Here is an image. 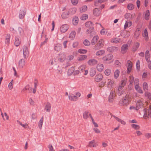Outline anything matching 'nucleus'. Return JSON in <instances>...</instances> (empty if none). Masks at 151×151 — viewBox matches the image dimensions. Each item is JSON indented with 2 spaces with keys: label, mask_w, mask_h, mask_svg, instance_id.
Segmentation results:
<instances>
[{
  "label": "nucleus",
  "mask_w": 151,
  "mask_h": 151,
  "mask_svg": "<svg viewBox=\"0 0 151 151\" xmlns=\"http://www.w3.org/2000/svg\"><path fill=\"white\" fill-rule=\"evenodd\" d=\"M130 102V98L129 95L127 94L123 97L122 99L120 100L119 104L121 106H127L128 105Z\"/></svg>",
  "instance_id": "1"
},
{
  "label": "nucleus",
  "mask_w": 151,
  "mask_h": 151,
  "mask_svg": "<svg viewBox=\"0 0 151 151\" xmlns=\"http://www.w3.org/2000/svg\"><path fill=\"white\" fill-rule=\"evenodd\" d=\"M104 41L103 39H100L95 45L93 49L96 50L100 49L104 46Z\"/></svg>",
  "instance_id": "2"
},
{
  "label": "nucleus",
  "mask_w": 151,
  "mask_h": 151,
  "mask_svg": "<svg viewBox=\"0 0 151 151\" xmlns=\"http://www.w3.org/2000/svg\"><path fill=\"white\" fill-rule=\"evenodd\" d=\"M132 63L130 60H128L127 61L126 66L127 68V73L129 74L131 72L132 70Z\"/></svg>",
  "instance_id": "3"
},
{
  "label": "nucleus",
  "mask_w": 151,
  "mask_h": 151,
  "mask_svg": "<svg viewBox=\"0 0 151 151\" xmlns=\"http://www.w3.org/2000/svg\"><path fill=\"white\" fill-rule=\"evenodd\" d=\"M26 9L25 8H23L20 9L19 14V17L20 19H23L26 14Z\"/></svg>",
  "instance_id": "4"
},
{
  "label": "nucleus",
  "mask_w": 151,
  "mask_h": 151,
  "mask_svg": "<svg viewBox=\"0 0 151 151\" xmlns=\"http://www.w3.org/2000/svg\"><path fill=\"white\" fill-rule=\"evenodd\" d=\"M69 28V26L68 25L63 24L60 27V30L61 32L64 33L67 31Z\"/></svg>",
  "instance_id": "5"
},
{
  "label": "nucleus",
  "mask_w": 151,
  "mask_h": 151,
  "mask_svg": "<svg viewBox=\"0 0 151 151\" xmlns=\"http://www.w3.org/2000/svg\"><path fill=\"white\" fill-rule=\"evenodd\" d=\"M66 56L65 53H62L59 54L58 60L60 62L64 61L66 59Z\"/></svg>",
  "instance_id": "6"
},
{
  "label": "nucleus",
  "mask_w": 151,
  "mask_h": 151,
  "mask_svg": "<svg viewBox=\"0 0 151 151\" xmlns=\"http://www.w3.org/2000/svg\"><path fill=\"white\" fill-rule=\"evenodd\" d=\"M113 56L111 54H108L104 56L102 58V60L104 61L110 60L113 58Z\"/></svg>",
  "instance_id": "7"
},
{
  "label": "nucleus",
  "mask_w": 151,
  "mask_h": 151,
  "mask_svg": "<svg viewBox=\"0 0 151 151\" xmlns=\"http://www.w3.org/2000/svg\"><path fill=\"white\" fill-rule=\"evenodd\" d=\"M62 49V45L60 43H57L54 45V50L56 52H59Z\"/></svg>",
  "instance_id": "8"
},
{
  "label": "nucleus",
  "mask_w": 151,
  "mask_h": 151,
  "mask_svg": "<svg viewBox=\"0 0 151 151\" xmlns=\"http://www.w3.org/2000/svg\"><path fill=\"white\" fill-rule=\"evenodd\" d=\"M97 63L98 61L94 59H90L88 62V63L90 66H93L97 64Z\"/></svg>",
  "instance_id": "9"
},
{
  "label": "nucleus",
  "mask_w": 151,
  "mask_h": 151,
  "mask_svg": "<svg viewBox=\"0 0 151 151\" xmlns=\"http://www.w3.org/2000/svg\"><path fill=\"white\" fill-rule=\"evenodd\" d=\"M151 116V109H150L148 111H145L144 113L143 118L145 119H146L147 118Z\"/></svg>",
  "instance_id": "10"
},
{
  "label": "nucleus",
  "mask_w": 151,
  "mask_h": 151,
  "mask_svg": "<svg viewBox=\"0 0 151 151\" xmlns=\"http://www.w3.org/2000/svg\"><path fill=\"white\" fill-rule=\"evenodd\" d=\"M118 47L115 46L110 47L107 48V50L108 51L110 52H113L118 50Z\"/></svg>",
  "instance_id": "11"
},
{
  "label": "nucleus",
  "mask_w": 151,
  "mask_h": 151,
  "mask_svg": "<svg viewBox=\"0 0 151 151\" xmlns=\"http://www.w3.org/2000/svg\"><path fill=\"white\" fill-rule=\"evenodd\" d=\"M143 106V103L141 100H138L136 103V109L138 110Z\"/></svg>",
  "instance_id": "12"
},
{
  "label": "nucleus",
  "mask_w": 151,
  "mask_h": 151,
  "mask_svg": "<svg viewBox=\"0 0 151 151\" xmlns=\"http://www.w3.org/2000/svg\"><path fill=\"white\" fill-rule=\"evenodd\" d=\"M142 35L145 41H147L148 40V32L146 28L145 29L144 32L142 33Z\"/></svg>",
  "instance_id": "13"
},
{
  "label": "nucleus",
  "mask_w": 151,
  "mask_h": 151,
  "mask_svg": "<svg viewBox=\"0 0 151 151\" xmlns=\"http://www.w3.org/2000/svg\"><path fill=\"white\" fill-rule=\"evenodd\" d=\"M23 55L24 58H26L27 56H28L29 54V51L27 46H24L23 48Z\"/></svg>",
  "instance_id": "14"
},
{
  "label": "nucleus",
  "mask_w": 151,
  "mask_h": 151,
  "mask_svg": "<svg viewBox=\"0 0 151 151\" xmlns=\"http://www.w3.org/2000/svg\"><path fill=\"white\" fill-rule=\"evenodd\" d=\"M128 45L127 44L123 45L121 48V52L124 54L126 52L128 49Z\"/></svg>",
  "instance_id": "15"
},
{
  "label": "nucleus",
  "mask_w": 151,
  "mask_h": 151,
  "mask_svg": "<svg viewBox=\"0 0 151 151\" xmlns=\"http://www.w3.org/2000/svg\"><path fill=\"white\" fill-rule=\"evenodd\" d=\"M103 78L102 75L101 74H99L95 76V80L97 82H99L102 80Z\"/></svg>",
  "instance_id": "16"
},
{
  "label": "nucleus",
  "mask_w": 151,
  "mask_h": 151,
  "mask_svg": "<svg viewBox=\"0 0 151 151\" xmlns=\"http://www.w3.org/2000/svg\"><path fill=\"white\" fill-rule=\"evenodd\" d=\"M99 39V37L98 36L96 35L94 36L91 41V44L93 45H96Z\"/></svg>",
  "instance_id": "17"
},
{
  "label": "nucleus",
  "mask_w": 151,
  "mask_h": 151,
  "mask_svg": "<svg viewBox=\"0 0 151 151\" xmlns=\"http://www.w3.org/2000/svg\"><path fill=\"white\" fill-rule=\"evenodd\" d=\"M140 28H137L136 29L134 35V37L136 38L139 37L140 34Z\"/></svg>",
  "instance_id": "18"
},
{
  "label": "nucleus",
  "mask_w": 151,
  "mask_h": 151,
  "mask_svg": "<svg viewBox=\"0 0 151 151\" xmlns=\"http://www.w3.org/2000/svg\"><path fill=\"white\" fill-rule=\"evenodd\" d=\"M96 68L99 71L101 72L104 69V65L102 64H98L97 65Z\"/></svg>",
  "instance_id": "19"
},
{
  "label": "nucleus",
  "mask_w": 151,
  "mask_h": 151,
  "mask_svg": "<svg viewBox=\"0 0 151 151\" xmlns=\"http://www.w3.org/2000/svg\"><path fill=\"white\" fill-rule=\"evenodd\" d=\"M100 13V11L98 8H95L93 10V14L95 16H99Z\"/></svg>",
  "instance_id": "20"
},
{
  "label": "nucleus",
  "mask_w": 151,
  "mask_h": 151,
  "mask_svg": "<svg viewBox=\"0 0 151 151\" xmlns=\"http://www.w3.org/2000/svg\"><path fill=\"white\" fill-rule=\"evenodd\" d=\"M25 62L24 59H21L19 62V67L20 68H23L25 65Z\"/></svg>",
  "instance_id": "21"
},
{
  "label": "nucleus",
  "mask_w": 151,
  "mask_h": 151,
  "mask_svg": "<svg viewBox=\"0 0 151 151\" xmlns=\"http://www.w3.org/2000/svg\"><path fill=\"white\" fill-rule=\"evenodd\" d=\"M145 57L146 61L150 60V56L148 50H147L145 52Z\"/></svg>",
  "instance_id": "22"
},
{
  "label": "nucleus",
  "mask_w": 151,
  "mask_h": 151,
  "mask_svg": "<svg viewBox=\"0 0 151 151\" xmlns=\"http://www.w3.org/2000/svg\"><path fill=\"white\" fill-rule=\"evenodd\" d=\"M69 12L68 11H66L63 12L62 14L61 17L63 19H66L68 17Z\"/></svg>",
  "instance_id": "23"
},
{
  "label": "nucleus",
  "mask_w": 151,
  "mask_h": 151,
  "mask_svg": "<svg viewBox=\"0 0 151 151\" xmlns=\"http://www.w3.org/2000/svg\"><path fill=\"white\" fill-rule=\"evenodd\" d=\"M76 33L75 31H72L70 34L69 38L71 40H73L74 39Z\"/></svg>",
  "instance_id": "24"
},
{
  "label": "nucleus",
  "mask_w": 151,
  "mask_h": 151,
  "mask_svg": "<svg viewBox=\"0 0 151 151\" xmlns=\"http://www.w3.org/2000/svg\"><path fill=\"white\" fill-rule=\"evenodd\" d=\"M10 35L9 34H7L6 36L5 42V43L8 45L10 43Z\"/></svg>",
  "instance_id": "25"
},
{
  "label": "nucleus",
  "mask_w": 151,
  "mask_h": 151,
  "mask_svg": "<svg viewBox=\"0 0 151 151\" xmlns=\"http://www.w3.org/2000/svg\"><path fill=\"white\" fill-rule=\"evenodd\" d=\"M132 24V22L131 21H126L124 25V29H126L128 27H130Z\"/></svg>",
  "instance_id": "26"
},
{
  "label": "nucleus",
  "mask_w": 151,
  "mask_h": 151,
  "mask_svg": "<svg viewBox=\"0 0 151 151\" xmlns=\"http://www.w3.org/2000/svg\"><path fill=\"white\" fill-rule=\"evenodd\" d=\"M105 50H100L96 52V55L98 56H102L105 54Z\"/></svg>",
  "instance_id": "27"
},
{
  "label": "nucleus",
  "mask_w": 151,
  "mask_h": 151,
  "mask_svg": "<svg viewBox=\"0 0 151 151\" xmlns=\"http://www.w3.org/2000/svg\"><path fill=\"white\" fill-rule=\"evenodd\" d=\"M79 20L78 18L77 17H74L72 21L73 24L75 25H77L78 22Z\"/></svg>",
  "instance_id": "28"
},
{
  "label": "nucleus",
  "mask_w": 151,
  "mask_h": 151,
  "mask_svg": "<svg viewBox=\"0 0 151 151\" xmlns=\"http://www.w3.org/2000/svg\"><path fill=\"white\" fill-rule=\"evenodd\" d=\"M139 42H137L134 44V45L132 48V50L133 51L135 52L139 48Z\"/></svg>",
  "instance_id": "29"
},
{
  "label": "nucleus",
  "mask_w": 151,
  "mask_h": 151,
  "mask_svg": "<svg viewBox=\"0 0 151 151\" xmlns=\"http://www.w3.org/2000/svg\"><path fill=\"white\" fill-rule=\"evenodd\" d=\"M115 96L114 92L113 91L111 92L109 97V101H112L113 100V98Z\"/></svg>",
  "instance_id": "30"
},
{
  "label": "nucleus",
  "mask_w": 151,
  "mask_h": 151,
  "mask_svg": "<svg viewBox=\"0 0 151 151\" xmlns=\"http://www.w3.org/2000/svg\"><path fill=\"white\" fill-rule=\"evenodd\" d=\"M69 99L71 101H76L78 100L77 97L73 94L69 96Z\"/></svg>",
  "instance_id": "31"
},
{
  "label": "nucleus",
  "mask_w": 151,
  "mask_h": 151,
  "mask_svg": "<svg viewBox=\"0 0 151 151\" xmlns=\"http://www.w3.org/2000/svg\"><path fill=\"white\" fill-rule=\"evenodd\" d=\"M143 88L145 91H147L148 88V85L147 83L144 82L143 84Z\"/></svg>",
  "instance_id": "32"
},
{
  "label": "nucleus",
  "mask_w": 151,
  "mask_h": 151,
  "mask_svg": "<svg viewBox=\"0 0 151 151\" xmlns=\"http://www.w3.org/2000/svg\"><path fill=\"white\" fill-rule=\"evenodd\" d=\"M150 13L149 10L146 11L145 15V20H147L149 19Z\"/></svg>",
  "instance_id": "33"
},
{
  "label": "nucleus",
  "mask_w": 151,
  "mask_h": 151,
  "mask_svg": "<svg viewBox=\"0 0 151 151\" xmlns=\"http://www.w3.org/2000/svg\"><path fill=\"white\" fill-rule=\"evenodd\" d=\"M120 73L119 70L117 69L115 71L114 73V78L115 79H117L119 76Z\"/></svg>",
  "instance_id": "34"
},
{
  "label": "nucleus",
  "mask_w": 151,
  "mask_h": 151,
  "mask_svg": "<svg viewBox=\"0 0 151 151\" xmlns=\"http://www.w3.org/2000/svg\"><path fill=\"white\" fill-rule=\"evenodd\" d=\"M113 116L116 119V120H117L118 122H120L122 124L124 125L126 124V122L124 121L118 117H117L115 116Z\"/></svg>",
  "instance_id": "35"
},
{
  "label": "nucleus",
  "mask_w": 151,
  "mask_h": 151,
  "mask_svg": "<svg viewBox=\"0 0 151 151\" xmlns=\"http://www.w3.org/2000/svg\"><path fill=\"white\" fill-rule=\"evenodd\" d=\"M120 40V39L119 38H116L112 39L111 40V42L112 43H117L119 42Z\"/></svg>",
  "instance_id": "36"
},
{
  "label": "nucleus",
  "mask_w": 151,
  "mask_h": 151,
  "mask_svg": "<svg viewBox=\"0 0 151 151\" xmlns=\"http://www.w3.org/2000/svg\"><path fill=\"white\" fill-rule=\"evenodd\" d=\"M21 44V41L17 37H16L15 40L14 44L17 47L19 46Z\"/></svg>",
  "instance_id": "37"
},
{
  "label": "nucleus",
  "mask_w": 151,
  "mask_h": 151,
  "mask_svg": "<svg viewBox=\"0 0 151 151\" xmlns=\"http://www.w3.org/2000/svg\"><path fill=\"white\" fill-rule=\"evenodd\" d=\"M74 70V68L73 67H72L70 68L68 71V74L69 76L71 75L73 73V72Z\"/></svg>",
  "instance_id": "38"
},
{
  "label": "nucleus",
  "mask_w": 151,
  "mask_h": 151,
  "mask_svg": "<svg viewBox=\"0 0 151 151\" xmlns=\"http://www.w3.org/2000/svg\"><path fill=\"white\" fill-rule=\"evenodd\" d=\"M87 9V7L86 6H83L79 9V11L81 12H83L86 11Z\"/></svg>",
  "instance_id": "39"
},
{
  "label": "nucleus",
  "mask_w": 151,
  "mask_h": 151,
  "mask_svg": "<svg viewBox=\"0 0 151 151\" xmlns=\"http://www.w3.org/2000/svg\"><path fill=\"white\" fill-rule=\"evenodd\" d=\"M85 26L88 28H91L93 26V23L91 21H88L85 23Z\"/></svg>",
  "instance_id": "40"
},
{
  "label": "nucleus",
  "mask_w": 151,
  "mask_h": 151,
  "mask_svg": "<svg viewBox=\"0 0 151 151\" xmlns=\"http://www.w3.org/2000/svg\"><path fill=\"white\" fill-rule=\"evenodd\" d=\"M51 106V104H50L49 103H47L45 107V109L48 112H50V111Z\"/></svg>",
  "instance_id": "41"
},
{
  "label": "nucleus",
  "mask_w": 151,
  "mask_h": 151,
  "mask_svg": "<svg viewBox=\"0 0 151 151\" xmlns=\"http://www.w3.org/2000/svg\"><path fill=\"white\" fill-rule=\"evenodd\" d=\"M104 73L106 76H109L111 73V69L109 68L106 69L105 70Z\"/></svg>",
  "instance_id": "42"
},
{
  "label": "nucleus",
  "mask_w": 151,
  "mask_h": 151,
  "mask_svg": "<svg viewBox=\"0 0 151 151\" xmlns=\"http://www.w3.org/2000/svg\"><path fill=\"white\" fill-rule=\"evenodd\" d=\"M127 7L128 10H132L134 8V6L133 4H129L127 6Z\"/></svg>",
  "instance_id": "43"
},
{
  "label": "nucleus",
  "mask_w": 151,
  "mask_h": 151,
  "mask_svg": "<svg viewBox=\"0 0 151 151\" xmlns=\"http://www.w3.org/2000/svg\"><path fill=\"white\" fill-rule=\"evenodd\" d=\"M44 120V117L43 116H42L40 120L39 123H38V126L40 129L41 128V127L42 126V125L43 124V122Z\"/></svg>",
  "instance_id": "44"
},
{
  "label": "nucleus",
  "mask_w": 151,
  "mask_h": 151,
  "mask_svg": "<svg viewBox=\"0 0 151 151\" xmlns=\"http://www.w3.org/2000/svg\"><path fill=\"white\" fill-rule=\"evenodd\" d=\"M87 58V56L86 55H81L78 57V60H83L86 59Z\"/></svg>",
  "instance_id": "45"
},
{
  "label": "nucleus",
  "mask_w": 151,
  "mask_h": 151,
  "mask_svg": "<svg viewBox=\"0 0 151 151\" xmlns=\"http://www.w3.org/2000/svg\"><path fill=\"white\" fill-rule=\"evenodd\" d=\"M86 66L85 65H83L80 66L78 68V70L81 72H83L85 70Z\"/></svg>",
  "instance_id": "46"
},
{
  "label": "nucleus",
  "mask_w": 151,
  "mask_h": 151,
  "mask_svg": "<svg viewBox=\"0 0 151 151\" xmlns=\"http://www.w3.org/2000/svg\"><path fill=\"white\" fill-rule=\"evenodd\" d=\"M83 44L86 46H89L91 44L90 42L87 39H85L83 42Z\"/></svg>",
  "instance_id": "47"
},
{
  "label": "nucleus",
  "mask_w": 151,
  "mask_h": 151,
  "mask_svg": "<svg viewBox=\"0 0 151 151\" xmlns=\"http://www.w3.org/2000/svg\"><path fill=\"white\" fill-rule=\"evenodd\" d=\"M124 87L122 86L121 85L119 86L118 87V91L117 92L119 95H121L123 93L122 91H120L122 90V88Z\"/></svg>",
  "instance_id": "48"
},
{
  "label": "nucleus",
  "mask_w": 151,
  "mask_h": 151,
  "mask_svg": "<svg viewBox=\"0 0 151 151\" xmlns=\"http://www.w3.org/2000/svg\"><path fill=\"white\" fill-rule=\"evenodd\" d=\"M108 82L107 83L108 86L109 87L110 86H112L113 85L114 82L110 79L108 80Z\"/></svg>",
  "instance_id": "49"
},
{
  "label": "nucleus",
  "mask_w": 151,
  "mask_h": 151,
  "mask_svg": "<svg viewBox=\"0 0 151 151\" xmlns=\"http://www.w3.org/2000/svg\"><path fill=\"white\" fill-rule=\"evenodd\" d=\"M88 17V15L86 14H83L82 15L81 17V19L82 20H85L87 19Z\"/></svg>",
  "instance_id": "50"
},
{
  "label": "nucleus",
  "mask_w": 151,
  "mask_h": 151,
  "mask_svg": "<svg viewBox=\"0 0 151 151\" xmlns=\"http://www.w3.org/2000/svg\"><path fill=\"white\" fill-rule=\"evenodd\" d=\"M87 52V50H86L85 49H79L78 50V52L79 53H81V54H85Z\"/></svg>",
  "instance_id": "51"
},
{
  "label": "nucleus",
  "mask_w": 151,
  "mask_h": 151,
  "mask_svg": "<svg viewBox=\"0 0 151 151\" xmlns=\"http://www.w3.org/2000/svg\"><path fill=\"white\" fill-rule=\"evenodd\" d=\"M94 142L95 141L94 140L91 141L89 143L88 146L89 147H96V146L95 145Z\"/></svg>",
  "instance_id": "52"
},
{
  "label": "nucleus",
  "mask_w": 151,
  "mask_h": 151,
  "mask_svg": "<svg viewBox=\"0 0 151 151\" xmlns=\"http://www.w3.org/2000/svg\"><path fill=\"white\" fill-rule=\"evenodd\" d=\"M131 126L133 128L136 130L139 129L140 128L139 126L137 124H132L131 125Z\"/></svg>",
  "instance_id": "53"
},
{
  "label": "nucleus",
  "mask_w": 151,
  "mask_h": 151,
  "mask_svg": "<svg viewBox=\"0 0 151 151\" xmlns=\"http://www.w3.org/2000/svg\"><path fill=\"white\" fill-rule=\"evenodd\" d=\"M140 61L139 60H138L137 61L136 63V67L137 68V69L138 70H140Z\"/></svg>",
  "instance_id": "54"
},
{
  "label": "nucleus",
  "mask_w": 151,
  "mask_h": 151,
  "mask_svg": "<svg viewBox=\"0 0 151 151\" xmlns=\"http://www.w3.org/2000/svg\"><path fill=\"white\" fill-rule=\"evenodd\" d=\"M145 95L149 99L151 100V93L147 91L145 93Z\"/></svg>",
  "instance_id": "55"
},
{
  "label": "nucleus",
  "mask_w": 151,
  "mask_h": 151,
  "mask_svg": "<svg viewBox=\"0 0 151 151\" xmlns=\"http://www.w3.org/2000/svg\"><path fill=\"white\" fill-rule=\"evenodd\" d=\"M96 72L95 70L92 69L90 70V74L91 76H93L96 74Z\"/></svg>",
  "instance_id": "56"
},
{
  "label": "nucleus",
  "mask_w": 151,
  "mask_h": 151,
  "mask_svg": "<svg viewBox=\"0 0 151 151\" xmlns=\"http://www.w3.org/2000/svg\"><path fill=\"white\" fill-rule=\"evenodd\" d=\"M13 80H12L9 84V89H11L13 88Z\"/></svg>",
  "instance_id": "57"
},
{
  "label": "nucleus",
  "mask_w": 151,
  "mask_h": 151,
  "mask_svg": "<svg viewBox=\"0 0 151 151\" xmlns=\"http://www.w3.org/2000/svg\"><path fill=\"white\" fill-rule=\"evenodd\" d=\"M107 31L105 29H103L101 30L100 32V33L101 35H104L106 34L107 32Z\"/></svg>",
  "instance_id": "58"
},
{
  "label": "nucleus",
  "mask_w": 151,
  "mask_h": 151,
  "mask_svg": "<svg viewBox=\"0 0 151 151\" xmlns=\"http://www.w3.org/2000/svg\"><path fill=\"white\" fill-rule=\"evenodd\" d=\"M115 65L117 67L120 66L121 65V63L118 60H116L115 62Z\"/></svg>",
  "instance_id": "59"
},
{
  "label": "nucleus",
  "mask_w": 151,
  "mask_h": 151,
  "mask_svg": "<svg viewBox=\"0 0 151 151\" xmlns=\"http://www.w3.org/2000/svg\"><path fill=\"white\" fill-rule=\"evenodd\" d=\"M88 112L85 111L83 114V118L85 119H87L88 117Z\"/></svg>",
  "instance_id": "60"
},
{
  "label": "nucleus",
  "mask_w": 151,
  "mask_h": 151,
  "mask_svg": "<svg viewBox=\"0 0 151 151\" xmlns=\"http://www.w3.org/2000/svg\"><path fill=\"white\" fill-rule=\"evenodd\" d=\"M71 1L73 4L76 5L78 3V0H71Z\"/></svg>",
  "instance_id": "61"
},
{
  "label": "nucleus",
  "mask_w": 151,
  "mask_h": 151,
  "mask_svg": "<svg viewBox=\"0 0 151 151\" xmlns=\"http://www.w3.org/2000/svg\"><path fill=\"white\" fill-rule=\"evenodd\" d=\"M126 80L125 79L122 80L121 81V86L124 87V86L126 84Z\"/></svg>",
  "instance_id": "62"
},
{
  "label": "nucleus",
  "mask_w": 151,
  "mask_h": 151,
  "mask_svg": "<svg viewBox=\"0 0 151 151\" xmlns=\"http://www.w3.org/2000/svg\"><path fill=\"white\" fill-rule=\"evenodd\" d=\"M134 78L132 76H130L129 77V81L130 84H132L134 81Z\"/></svg>",
  "instance_id": "63"
},
{
  "label": "nucleus",
  "mask_w": 151,
  "mask_h": 151,
  "mask_svg": "<svg viewBox=\"0 0 151 151\" xmlns=\"http://www.w3.org/2000/svg\"><path fill=\"white\" fill-rule=\"evenodd\" d=\"M78 45V42H76L73 43V47L74 48L77 47Z\"/></svg>",
  "instance_id": "64"
}]
</instances>
